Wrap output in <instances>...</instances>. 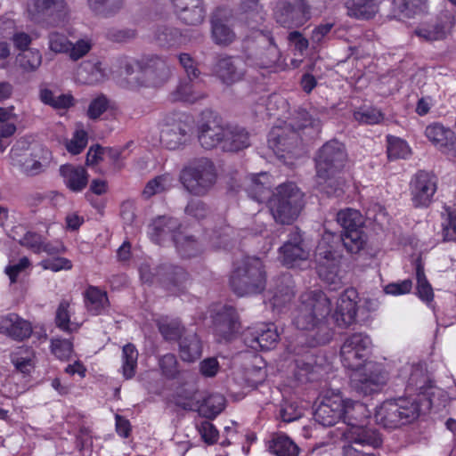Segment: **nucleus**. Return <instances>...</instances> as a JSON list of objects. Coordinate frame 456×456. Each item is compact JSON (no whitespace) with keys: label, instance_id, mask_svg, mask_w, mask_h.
I'll return each instance as SVG.
<instances>
[{"label":"nucleus","instance_id":"ea45409f","mask_svg":"<svg viewBox=\"0 0 456 456\" xmlns=\"http://www.w3.org/2000/svg\"><path fill=\"white\" fill-rule=\"evenodd\" d=\"M193 80L187 78L181 80L176 89L170 94L171 101L194 103L205 98L206 94L197 89L200 83Z\"/></svg>","mask_w":456,"mask_h":456},{"label":"nucleus","instance_id":"052dcab7","mask_svg":"<svg viewBox=\"0 0 456 456\" xmlns=\"http://www.w3.org/2000/svg\"><path fill=\"white\" fill-rule=\"evenodd\" d=\"M88 142V134L84 128H77L72 138L67 142L66 149L72 155L80 154Z\"/></svg>","mask_w":456,"mask_h":456},{"label":"nucleus","instance_id":"4c0bfd02","mask_svg":"<svg viewBox=\"0 0 456 456\" xmlns=\"http://www.w3.org/2000/svg\"><path fill=\"white\" fill-rule=\"evenodd\" d=\"M249 144V134L245 128L239 126H225L223 151L236 152L248 148Z\"/></svg>","mask_w":456,"mask_h":456},{"label":"nucleus","instance_id":"4468645a","mask_svg":"<svg viewBox=\"0 0 456 456\" xmlns=\"http://www.w3.org/2000/svg\"><path fill=\"white\" fill-rule=\"evenodd\" d=\"M354 371L352 378L354 387L364 396L379 393L388 380V373L379 362H368L359 370Z\"/></svg>","mask_w":456,"mask_h":456},{"label":"nucleus","instance_id":"a18cd8bd","mask_svg":"<svg viewBox=\"0 0 456 456\" xmlns=\"http://www.w3.org/2000/svg\"><path fill=\"white\" fill-rule=\"evenodd\" d=\"M225 398L220 394H212L203 399L198 408L200 416L208 419H216L225 408Z\"/></svg>","mask_w":456,"mask_h":456},{"label":"nucleus","instance_id":"cd10ccee","mask_svg":"<svg viewBox=\"0 0 456 456\" xmlns=\"http://www.w3.org/2000/svg\"><path fill=\"white\" fill-rule=\"evenodd\" d=\"M344 399L338 395L325 396L314 411V419L323 427L337 424L343 417Z\"/></svg>","mask_w":456,"mask_h":456},{"label":"nucleus","instance_id":"f03ea898","mask_svg":"<svg viewBox=\"0 0 456 456\" xmlns=\"http://www.w3.org/2000/svg\"><path fill=\"white\" fill-rule=\"evenodd\" d=\"M247 191L254 200L259 203L267 202L274 220L281 224H292L304 206V194L296 183H281L276 187L275 192H273L270 175L267 173L253 175Z\"/></svg>","mask_w":456,"mask_h":456},{"label":"nucleus","instance_id":"ddd939ff","mask_svg":"<svg viewBox=\"0 0 456 456\" xmlns=\"http://www.w3.org/2000/svg\"><path fill=\"white\" fill-rule=\"evenodd\" d=\"M372 341L369 335L355 332L348 336L340 348V357L343 366L348 370H359L368 362L371 354Z\"/></svg>","mask_w":456,"mask_h":456},{"label":"nucleus","instance_id":"864d4df0","mask_svg":"<svg viewBox=\"0 0 456 456\" xmlns=\"http://www.w3.org/2000/svg\"><path fill=\"white\" fill-rule=\"evenodd\" d=\"M178 19L184 24L189 26L200 25L206 17V10L203 5V1L199 0L198 3H194L189 6L183 12L178 14Z\"/></svg>","mask_w":456,"mask_h":456},{"label":"nucleus","instance_id":"4be33fe9","mask_svg":"<svg viewBox=\"0 0 456 456\" xmlns=\"http://www.w3.org/2000/svg\"><path fill=\"white\" fill-rule=\"evenodd\" d=\"M358 303L359 293L354 288H347L341 293L332 314L338 327L347 328L355 322Z\"/></svg>","mask_w":456,"mask_h":456},{"label":"nucleus","instance_id":"f257e3e1","mask_svg":"<svg viewBox=\"0 0 456 456\" xmlns=\"http://www.w3.org/2000/svg\"><path fill=\"white\" fill-rule=\"evenodd\" d=\"M337 222L342 227L338 238L331 232H325L319 240L315 250L316 272L321 280L336 284L339 280L341 252L339 241L348 253L358 254L367 245L365 218L359 210L346 208L337 214Z\"/></svg>","mask_w":456,"mask_h":456},{"label":"nucleus","instance_id":"49530a36","mask_svg":"<svg viewBox=\"0 0 456 456\" xmlns=\"http://www.w3.org/2000/svg\"><path fill=\"white\" fill-rule=\"evenodd\" d=\"M139 353L133 343H127L122 347L121 373L125 379H131L136 374Z\"/></svg>","mask_w":456,"mask_h":456},{"label":"nucleus","instance_id":"c03bdc74","mask_svg":"<svg viewBox=\"0 0 456 456\" xmlns=\"http://www.w3.org/2000/svg\"><path fill=\"white\" fill-rule=\"evenodd\" d=\"M174 176L169 173H164L151 179L145 184L142 196L144 200H150L156 194L163 193L173 187Z\"/></svg>","mask_w":456,"mask_h":456},{"label":"nucleus","instance_id":"a211bd4d","mask_svg":"<svg viewBox=\"0 0 456 456\" xmlns=\"http://www.w3.org/2000/svg\"><path fill=\"white\" fill-rule=\"evenodd\" d=\"M197 137L200 144L205 150L222 149L225 139V126L221 124V118L212 110L201 112L197 124Z\"/></svg>","mask_w":456,"mask_h":456},{"label":"nucleus","instance_id":"9d476101","mask_svg":"<svg viewBox=\"0 0 456 456\" xmlns=\"http://www.w3.org/2000/svg\"><path fill=\"white\" fill-rule=\"evenodd\" d=\"M245 63L260 69H270L277 66L281 53L270 31L260 30L255 39L243 42Z\"/></svg>","mask_w":456,"mask_h":456},{"label":"nucleus","instance_id":"e2e57ef3","mask_svg":"<svg viewBox=\"0 0 456 456\" xmlns=\"http://www.w3.org/2000/svg\"><path fill=\"white\" fill-rule=\"evenodd\" d=\"M446 219L443 223V239L444 241L456 242V209L451 207L444 208Z\"/></svg>","mask_w":456,"mask_h":456},{"label":"nucleus","instance_id":"680f3d73","mask_svg":"<svg viewBox=\"0 0 456 456\" xmlns=\"http://www.w3.org/2000/svg\"><path fill=\"white\" fill-rule=\"evenodd\" d=\"M110 108V100L104 94L94 98L87 108L86 116L91 120H97Z\"/></svg>","mask_w":456,"mask_h":456},{"label":"nucleus","instance_id":"a878e982","mask_svg":"<svg viewBox=\"0 0 456 456\" xmlns=\"http://www.w3.org/2000/svg\"><path fill=\"white\" fill-rule=\"evenodd\" d=\"M191 140V127L183 120L166 125L160 133V142L170 151L183 148Z\"/></svg>","mask_w":456,"mask_h":456},{"label":"nucleus","instance_id":"473e14b6","mask_svg":"<svg viewBox=\"0 0 456 456\" xmlns=\"http://www.w3.org/2000/svg\"><path fill=\"white\" fill-rule=\"evenodd\" d=\"M60 175L65 186L72 192H80L88 184L87 170L79 165L64 164L60 167Z\"/></svg>","mask_w":456,"mask_h":456},{"label":"nucleus","instance_id":"f704fd0d","mask_svg":"<svg viewBox=\"0 0 456 456\" xmlns=\"http://www.w3.org/2000/svg\"><path fill=\"white\" fill-rule=\"evenodd\" d=\"M83 295L85 306L91 315H101L110 307L107 292L97 286L89 285Z\"/></svg>","mask_w":456,"mask_h":456},{"label":"nucleus","instance_id":"338daca9","mask_svg":"<svg viewBox=\"0 0 456 456\" xmlns=\"http://www.w3.org/2000/svg\"><path fill=\"white\" fill-rule=\"evenodd\" d=\"M31 266V261L28 256H22L19 259L18 263L9 264L4 268V273L8 276L11 284L18 281L20 273Z\"/></svg>","mask_w":456,"mask_h":456},{"label":"nucleus","instance_id":"f3484780","mask_svg":"<svg viewBox=\"0 0 456 456\" xmlns=\"http://www.w3.org/2000/svg\"><path fill=\"white\" fill-rule=\"evenodd\" d=\"M273 17L283 28H300L311 19V7L306 0L281 1L273 10Z\"/></svg>","mask_w":456,"mask_h":456},{"label":"nucleus","instance_id":"13d9d810","mask_svg":"<svg viewBox=\"0 0 456 456\" xmlns=\"http://www.w3.org/2000/svg\"><path fill=\"white\" fill-rule=\"evenodd\" d=\"M393 4L399 12L411 18L426 10L427 0H393Z\"/></svg>","mask_w":456,"mask_h":456},{"label":"nucleus","instance_id":"393cba45","mask_svg":"<svg viewBox=\"0 0 456 456\" xmlns=\"http://www.w3.org/2000/svg\"><path fill=\"white\" fill-rule=\"evenodd\" d=\"M341 438L347 444H357L362 447L379 448L383 444V438L378 429L368 427L364 424L354 425V427L346 428L342 431Z\"/></svg>","mask_w":456,"mask_h":456},{"label":"nucleus","instance_id":"2f4dec72","mask_svg":"<svg viewBox=\"0 0 456 456\" xmlns=\"http://www.w3.org/2000/svg\"><path fill=\"white\" fill-rule=\"evenodd\" d=\"M18 243L37 255L46 253L49 256H54L64 251L63 247L60 248L53 245L45 236L34 231H27Z\"/></svg>","mask_w":456,"mask_h":456},{"label":"nucleus","instance_id":"7c9ffc66","mask_svg":"<svg viewBox=\"0 0 456 456\" xmlns=\"http://www.w3.org/2000/svg\"><path fill=\"white\" fill-rule=\"evenodd\" d=\"M266 12L259 0H240L236 9L235 18L256 29L265 20Z\"/></svg>","mask_w":456,"mask_h":456},{"label":"nucleus","instance_id":"c9c22d12","mask_svg":"<svg viewBox=\"0 0 456 456\" xmlns=\"http://www.w3.org/2000/svg\"><path fill=\"white\" fill-rule=\"evenodd\" d=\"M179 354L183 362H194L202 355L203 344L197 333H186L178 342Z\"/></svg>","mask_w":456,"mask_h":456},{"label":"nucleus","instance_id":"774afa93","mask_svg":"<svg viewBox=\"0 0 456 456\" xmlns=\"http://www.w3.org/2000/svg\"><path fill=\"white\" fill-rule=\"evenodd\" d=\"M418 37L424 38L427 41H436L444 38L445 30L442 24H436L433 26L421 27L415 30Z\"/></svg>","mask_w":456,"mask_h":456},{"label":"nucleus","instance_id":"79ce46f5","mask_svg":"<svg viewBox=\"0 0 456 456\" xmlns=\"http://www.w3.org/2000/svg\"><path fill=\"white\" fill-rule=\"evenodd\" d=\"M430 383L431 381L422 368L412 366L405 385V392L409 395H425L428 388L431 387Z\"/></svg>","mask_w":456,"mask_h":456},{"label":"nucleus","instance_id":"de8ad7c7","mask_svg":"<svg viewBox=\"0 0 456 456\" xmlns=\"http://www.w3.org/2000/svg\"><path fill=\"white\" fill-rule=\"evenodd\" d=\"M39 96L43 103L55 110H68L75 105V98L71 94H61L55 96L52 90L44 88L40 90Z\"/></svg>","mask_w":456,"mask_h":456},{"label":"nucleus","instance_id":"603ef678","mask_svg":"<svg viewBox=\"0 0 456 456\" xmlns=\"http://www.w3.org/2000/svg\"><path fill=\"white\" fill-rule=\"evenodd\" d=\"M155 40L161 47H172L181 44L182 33L178 28L161 26L155 32Z\"/></svg>","mask_w":456,"mask_h":456},{"label":"nucleus","instance_id":"3c124183","mask_svg":"<svg viewBox=\"0 0 456 456\" xmlns=\"http://www.w3.org/2000/svg\"><path fill=\"white\" fill-rule=\"evenodd\" d=\"M16 62L24 72H34L42 64V54L39 50L31 48L18 53Z\"/></svg>","mask_w":456,"mask_h":456},{"label":"nucleus","instance_id":"37998d69","mask_svg":"<svg viewBox=\"0 0 456 456\" xmlns=\"http://www.w3.org/2000/svg\"><path fill=\"white\" fill-rule=\"evenodd\" d=\"M269 451L275 456H298L300 449L288 436L279 434L269 443Z\"/></svg>","mask_w":456,"mask_h":456},{"label":"nucleus","instance_id":"c85d7f7f","mask_svg":"<svg viewBox=\"0 0 456 456\" xmlns=\"http://www.w3.org/2000/svg\"><path fill=\"white\" fill-rule=\"evenodd\" d=\"M232 17V11L226 7H217L211 17L212 38L216 45H228L235 39L234 31L227 25Z\"/></svg>","mask_w":456,"mask_h":456},{"label":"nucleus","instance_id":"b1692460","mask_svg":"<svg viewBox=\"0 0 456 456\" xmlns=\"http://www.w3.org/2000/svg\"><path fill=\"white\" fill-rule=\"evenodd\" d=\"M425 136L443 154L456 158V134L451 128L434 122L427 126Z\"/></svg>","mask_w":456,"mask_h":456},{"label":"nucleus","instance_id":"0e129e2a","mask_svg":"<svg viewBox=\"0 0 456 456\" xmlns=\"http://www.w3.org/2000/svg\"><path fill=\"white\" fill-rule=\"evenodd\" d=\"M51 352L58 359L68 360L73 351V344L66 338H52Z\"/></svg>","mask_w":456,"mask_h":456},{"label":"nucleus","instance_id":"bb28decb","mask_svg":"<svg viewBox=\"0 0 456 456\" xmlns=\"http://www.w3.org/2000/svg\"><path fill=\"white\" fill-rule=\"evenodd\" d=\"M242 62L240 57L220 55L213 67V72L223 84L231 86L243 78L245 70Z\"/></svg>","mask_w":456,"mask_h":456},{"label":"nucleus","instance_id":"9b49d317","mask_svg":"<svg viewBox=\"0 0 456 456\" xmlns=\"http://www.w3.org/2000/svg\"><path fill=\"white\" fill-rule=\"evenodd\" d=\"M68 13V0H28L24 10L27 20L42 28L58 27Z\"/></svg>","mask_w":456,"mask_h":456},{"label":"nucleus","instance_id":"1a4fd4ad","mask_svg":"<svg viewBox=\"0 0 456 456\" xmlns=\"http://www.w3.org/2000/svg\"><path fill=\"white\" fill-rule=\"evenodd\" d=\"M419 411V403L410 396L393 398L377 407L375 419L384 428L395 429L416 419Z\"/></svg>","mask_w":456,"mask_h":456},{"label":"nucleus","instance_id":"39448f33","mask_svg":"<svg viewBox=\"0 0 456 456\" xmlns=\"http://www.w3.org/2000/svg\"><path fill=\"white\" fill-rule=\"evenodd\" d=\"M314 160L317 178L330 187L334 185L333 191L328 193L339 196L343 190L338 175L344 169L347 160L345 145L336 139L330 140L318 150Z\"/></svg>","mask_w":456,"mask_h":456},{"label":"nucleus","instance_id":"aec40b11","mask_svg":"<svg viewBox=\"0 0 456 456\" xmlns=\"http://www.w3.org/2000/svg\"><path fill=\"white\" fill-rule=\"evenodd\" d=\"M314 346H302L301 351L296 354L294 360V378L299 383L317 381L320 379L321 366L317 364V357Z\"/></svg>","mask_w":456,"mask_h":456},{"label":"nucleus","instance_id":"c756f323","mask_svg":"<svg viewBox=\"0 0 456 456\" xmlns=\"http://www.w3.org/2000/svg\"><path fill=\"white\" fill-rule=\"evenodd\" d=\"M0 332L15 341L21 342L31 337L33 328L29 321L17 314H9L0 321Z\"/></svg>","mask_w":456,"mask_h":456},{"label":"nucleus","instance_id":"e433bc0d","mask_svg":"<svg viewBox=\"0 0 456 456\" xmlns=\"http://www.w3.org/2000/svg\"><path fill=\"white\" fill-rule=\"evenodd\" d=\"M370 418V411L367 405L351 399L344 400L342 421L346 428L354 425H362Z\"/></svg>","mask_w":456,"mask_h":456},{"label":"nucleus","instance_id":"423d86ee","mask_svg":"<svg viewBox=\"0 0 456 456\" xmlns=\"http://www.w3.org/2000/svg\"><path fill=\"white\" fill-rule=\"evenodd\" d=\"M319 123L320 120L314 118L307 110H298L290 128L285 126L271 129L267 139L268 146L279 159L297 157L300 143L298 132L308 126H317Z\"/></svg>","mask_w":456,"mask_h":456},{"label":"nucleus","instance_id":"2eb2a0df","mask_svg":"<svg viewBox=\"0 0 456 456\" xmlns=\"http://www.w3.org/2000/svg\"><path fill=\"white\" fill-rule=\"evenodd\" d=\"M182 225L177 218L159 216L152 220L148 226V236L157 245H164L167 241H172L177 251L183 255H191L181 244Z\"/></svg>","mask_w":456,"mask_h":456},{"label":"nucleus","instance_id":"0eeeda50","mask_svg":"<svg viewBox=\"0 0 456 456\" xmlns=\"http://www.w3.org/2000/svg\"><path fill=\"white\" fill-rule=\"evenodd\" d=\"M120 68L126 75L131 76L137 69L138 75L134 77L131 87L160 86L168 80L171 70L167 61L157 56L151 55L142 58L140 61L124 59L120 62Z\"/></svg>","mask_w":456,"mask_h":456},{"label":"nucleus","instance_id":"f8f14e48","mask_svg":"<svg viewBox=\"0 0 456 456\" xmlns=\"http://www.w3.org/2000/svg\"><path fill=\"white\" fill-rule=\"evenodd\" d=\"M139 273L143 283L159 281L165 289L175 295L183 292L189 281V274L183 267L171 264L159 265L155 273L151 272L149 265H142Z\"/></svg>","mask_w":456,"mask_h":456},{"label":"nucleus","instance_id":"6e6d98bb","mask_svg":"<svg viewBox=\"0 0 456 456\" xmlns=\"http://www.w3.org/2000/svg\"><path fill=\"white\" fill-rule=\"evenodd\" d=\"M34 353L29 347L20 348L12 355V363L23 374H29L34 368Z\"/></svg>","mask_w":456,"mask_h":456},{"label":"nucleus","instance_id":"5701e85b","mask_svg":"<svg viewBox=\"0 0 456 456\" xmlns=\"http://www.w3.org/2000/svg\"><path fill=\"white\" fill-rule=\"evenodd\" d=\"M279 256L283 265L290 268L298 261L305 260L309 256L303 232L295 227L288 235V240L279 248Z\"/></svg>","mask_w":456,"mask_h":456},{"label":"nucleus","instance_id":"6e6552de","mask_svg":"<svg viewBox=\"0 0 456 456\" xmlns=\"http://www.w3.org/2000/svg\"><path fill=\"white\" fill-rule=\"evenodd\" d=\"M217 171L215 163L208 158L200 157L185 164L179 175L184 189L195 196H204L215 185Z\"/></svg>","mask_w":456,"mask_h":456},{"label":"nucleus","instance_id":"bf43d9fd","mask_svg":"<svg viewBox=\"0 0 456 456\" xmlns=\"http://www.w3.org/2000/svg\"><path fill=\"white\" fill-rule=\"evenodd\" d=\"M159 330L167 341H180V338L185 335V327L178 320L159 324Z\"/></svg>","mask_w":456,"mask_h":456},{"label":"nucleus","instance_id":"6ab92c4d","mask_svg":"<svg viewBox=\"0 0 456 456\" xmlns=\"http://www.w3.org/2000/svg\"><path fill=\"white\" fill-rule=\"evenodd\" d=\"M437 191V177L431 172L419 170L410 182V194L415 208H428Z\"/></svg>","mask_w":456,"mask_h":456},{"label":"nucleus","instance_id":"dca6fc26","mask_svg":"<svg viewBox=\"0 0 456 456\" xmlns=\"http://www.w3.org/2000/svg\"><path fill=\"white\" fill-rule=\"evenodd\" d=\"M211 328L218 342H229L236 338L240 329L238 312L232 305H218L211 310Z\"/></svg>","mask_w":456,"mask_h":456},{"label":"nucleus","instance_id":"412c9836","mask_svg":"<svg viewBox=\"0 0 456 456\" xmlns=\"http://www.w3.org/2000/svg\"><path fill=\"white\" fill-rule=\"evenodd\" d=\"M279 337L274 323L263 322L248 329L244 333V342L254 350L267 351L276 346Z\"/></svg>","mask_w":456,"mask_h":456},{"label":"nucleus","instance_id":"72a5a7b5","mask_svg":"<svg viewBox=\"0 0 456 456\" xmlns=\"http://www.w3.org/2000/svg\"><path fill=\"white\" fill-rule=\"evenodd\" d=\"M383 0H346V14L359 20H370L379 12Z\"/></svg>","mask_w":456,"mask_h":456},{"label":"nucleus","instance_id":"8fccbe9b","mask_svg":"<svg viewBox=\"0 0 456 456\" xmlns=\"http://www.w3.org/2000/svg\"><path fill=\"white\" fill-rule=\"evenodd\" d=\"M353 117L359 125H378L384 120V113L374 106H360L354 110Z\"/></svg>","mask_w":456,"mask_h":456},{"label":"nucleus","instance_id":"4d7b16f0","mask_svg":"<svg viewBox=\"0 0 456 456\" xmlns=\"http://www.w3.org/2000/svg\"><path fill=\"white\" fill-rule=\"evenodd\" d=\"M159 367L161 375L167 379L175 380L180 376L179 363L174 354L168 353L159 357Z\"/></svg>","mask_w":456,"mask_h":456},{"label":"nucleus","instance_id":"09e8293b","mask_svg":"<svg viewBox=\"0 0 456 456\" xmlns=\"http://www.w3.org/2000/svg\"><path fill=\"white\" fill-rule=\"evenodd\" d=\"M387 154L389 160L406 159L411 155V149L405 140L387 135Z\"/></svg>","mask_w":456,"mask_h":456},{"label":"nucleus","instance_id":"58836bf2","mask_svg":"<svg viewBox=\"0 0 456 456\" xmlns=\"http://www.w3.org/2000/svg\"><path fill=\"white\" fill-rule=\"evenodd\" d=\"M104 69L99 61H84L76 71V80L82 85H95L103 81Z\"/></svg>","mask_w":456,"mask_h":456},{"label":"nucleus","instance_id":"7ed1b4c3","mask_svg":"<svg viewBox=\"0 0 456 456\" xmlns=\"http://www.w3.org/2000/svg\"><path fill=\"white\" fill-rule=\"evenodd\" d=\"M331 302L322 290L302 293L299 304L293 314V324L297 329L308 332L305 344L309 346L326 345L333 338V331L328 323Z\"/></svg>","mask_w":456,"mask_h":456},{"label":"nucleus","instance_id":"20e7f679","mask_svg":"<svg viewBox=\"0 0 456 456\" xmlns=\"http://www.w3.org/2000/svg\"><path fill=\"white\" fill-rule=\"evenodd\" d=\"M267 274L261 258L245 256L233 262L229 278L231 289L239 297L257 295L266 286Z\"/></svg>","mask_w":456,"mask_h":456},{"label":"nucleus","instance_id":"5fc2aeb1","mask_svg":"<svg viewBox=\"0 0 456 456\" xmlns=\"http://www.w3.org/2000/svg\"><path fill=\"white\" fill-rule=\"evenodd\" d=\"M91 11L104 17L110 16L118 12L125 0H86Z\"/></svg>","mask_w":456,"mask_h":456},{"label":"nucleus","instance_id":"a19ab883","mask_svg":"<svg viewBox=\"0 0 456 456\" xmlns=\"http://www.w3.org/2000/svg\"><path fill=\"white\" fill-rule=\"evenodd\" d=\"M415 275H416L415 295L428 307L433 308L434 304H435L434 289L425 274L424 265H422L421 261H419V260L416 263Z\"/></svg>","mask_w":456,"mask_h":456},{"label":"nucleus","instance_id":"69168bd1","mask_svg":"<svg viewBox=\"0 0 456 456\" xmlns=\"http://www.w3.org/2000/svg\"><path fill=\"white\" fill-rule=\"evenodd\" d=\"M39 265L44 270H49L53 273L60 271H69L73 267L72 262L69 258L63 256L44 259L39 263Z\"/></svg>","mask_w":456,"mask_h":456}]
</instances>
